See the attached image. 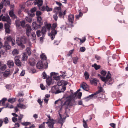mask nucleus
Masks as SVG:
<instances>
[{"mask_svg":"<svg viewBox=\"0 0 128 128\" xmlns=\"http://www.w3.org/2000/svg\"><path fill=\"white\" fill-rule=\"evenodd\" d=\"M31 36L32 41L34 42H35L36 38L35 33L34 32L32 33Z\"/></svg>","mask_w":128,"mask_h":128,"instance_id":"393cba45","label":"nucleus"},{"mask_svg":"<svg viewBox=\"0 0 128 128\" xmlns=\"http://www.w3.org/2000/svg\"><path fill=\"white\" fill-rule=\"evenodd\" d=\"M57 14L56 13H56L54 14L53 16V17L54 18L56 21L57 20L58 18V17L57 16Z\"/></svg>","mask_w":128,"mask_h":128,"instance_id":"09e8293b","label":"nucleus"},{"mask_svg":"<svg viewBox=\"0 0 128 128\" xmlns=\"http://www.w3.org/2000/svg\"><path fill=\"white\" fill-rule=\"evenodd\" d=\"M9 14L10 16L13 19H17V16L16 15L14 14V12L12 10H11L9 12Z\"/></svg>","mask_w":128,"mask_h":128,"instance_id":"6ab92c4d","label":"nucleus"},{"mask_svg":"<svg viewBox=\"0 0 128 128\" xmlns=\"http://www.w3.org/2000/svg\"><path fill=\"white\" fill-rule=\"evenodd\" d=\"M26 20L29 22H31L32 21V19L31 17L28 16H26Z\"/></svg>","mask_w":128,"mask_h":128,"instance_id":"473e14b6","label":"nucleus"},{"mask_svg":"<svg viewBox=\"0 0 128 128\" xmlns=\"http://www.w3.org/2000/svg\"><path fill=\"white\" fill-rule=\"evenodd\" d=\"M74 15L73 14H70L68 16V20L71 23H72L74 21Z\"/></svg>","mask_w":128,"mask_h":128,"instance_id":"b1692460","label":"nucleus"},{"mask_svg":"<svg viewBox=\"0 0 128 128\" xmlns=\"http://www.w3.org/2000/svg\"><path fill=\"white\" fill-rule=\"evenodd\" d=\"M2 20L3 21L6 22L7 23L6 24H11V20L8 15L3 16Z\"/></svg>","mask_w":128,"mask_h":128,"instance_id":"1a4fd4ad","label":"nucleus"},{"mask_svg":"<svg viewBox=\"0 0 128 128\" xmlns=\"http://www.w3.org/2000/svg\"><path fill=\"white\" fill-rule=\"evenodd\" d=\"M53 78L54 80H58L60 79V76H54Z\"/></svg>","mask_w":128,"mask_h":128,"instance_id":"052dcab7","label":"nucleus"},{"mask_svg":"<svg viewBox=\"0 0 128 128\" xmlns=\"http://www.w3.org/2000/svg\"><path fill=\"white\" fill-rule=\"evenodd\" d=\"M23 27H24L25 26V22L24 21H23L21 22L20 26Z\"/></svg>","mask_w":128,"mask_h":128,"instance_id":"bf43d9fd","label":"nucleus"},{"mask_svg":"<svg viewBox=\"0 0 128 128\" xmlns=\"http://www.w3.org/2000/svg\"><path fill=\"white\" fill-rule=\"evenodd\" d=\"M101 74L103 76H104L106 74V71L102 70L101 72Z\"/></svg>","mask_w":128,"mask_h":128,"instance_id":"8fccbe9b","label":"nucleus"},{"mask_svg":"<svg viewBox=\"0 0 128 128\" xmlns=\"http://www.w3.org/2000/svg\"><path fill=\"white\" fill-rule=\"evenodd\" d=\"M21 22L19 20H17L15 21V23L16 26L19 27L20 26Z\"/></svg>","mask_w":128,"mask_h":128,"instance_id":"72a5a7b5","label":"nucleus"},{"mask_svg":"<svg viewBox=\"0 0 128 128\" xmlns=\"http://www.w3.org/2000/svg\"><path fill=\"white\" fill-rule=\"evenodd\" d=\"M64 83V80H59L57 82L58 85L59 86H61L63 85Z\"/></svg>","mask_w":128,"mask_h":128,"instance_id":"7c9ffc66","label":"nucleus"},{"mask_svg":"<svg viewBox=\"0 0 128 128\" xmlns=\"http://www.w3.org/2000/svg\"><path fill=\"white\" fill-rule=\"evenodd\" d=\"M46 122H44L39 126V128H45V124Z\"/></svg>","mask_w":128,"mask_h":128,"instance_id":"603ef678","label":"nucleus"},{"mask_svg":"<svg viewBox=\"0 0 128 128\" xmlns=\"http://www.w3.org/2000/svg\"><path fill=\"white\" fill-rule=\"evenodd\" d=\"M79 12V14H78L76 16V19H78L82 15V14L81 12Z\"/></svg>","mask_w":128,"mask_h":128,"instance_id":"a18cd8bd","label":"nucleus"},{"mask_svg":"<svg viewBox=\"0 0 128 128\" xmlns=\"http://www.w3.org/2000/svg\"><path fill=\"white\" fill-rule=\"evenodd\" d=\"M57 26V24L55 23L53 24L52 26L50 36V38L52 40H53L54 38L56 35L57 34V31L55 30V28Z\"/></svg>","mask_w":128,"mask_h":128,"instance_id":"39448f33","label":"nucleus"},{"mask_svg":"<svg viewBox=\"0 0 128 128\" xmlns=\"http://www.w3.org/2000/svg\"><path fill=\"white\" fill-rule=\"evenodd\" d=\"M18 119L14 117L12 118V120L13 122H15L17 121Z\"/></svg>","mask_w":128,"mask_h":128,"instance_id":"69168bd1","label":"nucleus"},{"mask_svg":"<svg viewBox=\"0 0 128 128\" xmlns=\"http://www.w3.org/2000/svg\"><path fill=\"white\" fill-rule=\"evenodd\" d=\"M53 92L55 94L64 92L66 90L65 86H53L52 88Z\"/></svg>","mask_w":128,"mask_h":128,"instance_id":"20e7f679","label":"nucleus"},{"mask_svg":"<svg viewBox=\"0 0 128 128\" xmlns=\"http://www.w3.org/2000/svg\"><path fill=\"white\" fill-rule=\"evenodd\" d=\"M28 41V40L26 38L25 36H23L16 40V43L20 47L24 48L25 47V46L23 44L26 43Z\"/></svg>","mask_w":128,"mask_h":128,"instance_id":"7ed1b4c3","label":"nucleus"},{"mask_svg":"<svg viewBox=\"0 0 128 128\" xmlns=\"http://www.w3.org/2000/svg\"><path fill=\"white\" fill-rule=\"evenodd\" d=\"M82 38V39L81 40V39L78 38V39L80 40V42L82 43L84 42L86 40V38L85 37H84L83 38Z\"/></svg>","mask_w":128,"mask_h":128,"instance_id":"4d7b16f0","label":"nucleus"},{"mask_svg":"<svg viewBox=\"0 0 128 128\" xmlns=\"http://www.w3.org/2000/svg\"><path fill=\"white\" fill-rule=\"evenodd\" d=\"M26 34L27 36L29 37L30 34L32 30V29L30 26L28 24H26Z\"/></svg>","mask_w":128,"mask_h":128,"instance_id":"9d476101","label":"nucleus"},{"mask_svg":"<svg viewBox=\"0 0 128 128\" xmlns=\"http://www.w3.org/2000/svg\"><path fill=\"white\" fill-rule=\"evenodd\" d=\"M10 71H6L4 74V76H7L9 75L10 74Z\"/></svg>","mask_w":128,"mask_h":128,"instance_id":"37998d69","label":"nucleus"},{"mask_svg":"<svg viewBox=\"0 0 128 128\" xmlns=\"http://www.w3.org/2000/svg\"><path fill=\"white\" fill-rule=\"evenodd\" d=\"M88 120H87L85 121L84 119L83 120V126L85 128H88L87 125V121Z\"/></svg>","mask_w":128,"mask_h":128,"instance_id":"2f4dec72","label":"nucleus"},{"mask_svg":"<svg viewBox=\"0 0 128 128\" xmlns=\"http://www.w3.org/2000/svg\"><path fill=\"white\" fill-rule=\"evenodd\" d=\"M36 68L38 69H42L44 68V65L42 62H38L36 65Z\"/></svg>","mask_w":128,"mask_h":128,"instance_id":"dca6fc26","label":"nucleus"},{"mask_svg":"<svg viewBox=\"0 0 128 128\" xmlns=\"http://www.w3.org/2000/svg\"><path fill=\"white\" fill-rule=\"evenodd\" d=\"M81 87L84 90L86 91H87L89 90L88 86L85 83H83L82 85L81 86Z\"/></svg>","mask_w":128,"mask_h":128,"instance_id":"a211bd4d","label":"nucleus"},{"mask_svg":"<svg viewBox=\"0 0 128 128\" xmlns=\"http://www.w3.org/2000/svg\"><path fill=\"white\" fill-rule=\"evenodd\" d=\"M58 73H56L54 72H51L50 73V75L51 76H54V75L56 76L57 75H58Z\"/></svg>","mask_w":128,"mask_h":128,"instance_id":"0e129e2a","label":"nucleus"},{"mask_svg":"<svg viewBox=\"0 0 128 128\" xmlns=\"http://www.w3.org/2000/svg\"><path fill=\"white\" fill-rule=\"evenodd\" d=\"M52 80L50 77L48 76L46 80L47 84L49 86L52 83Z\"/></svg>","mask_w":128,"mask_h":128,"instance_id":"5701e85b","label":"nucleus"},{"mask_svg":"<svg viewBox=\"0 0 128 128\" xmlns=\"http://www.w3.org/2000/svg\"><path fill=\"white\" fill-rule=\"evenodd\" d=\"M84 76L85 79L86 80H88L89 78V75L88 72H85L84 73Z\"/></svg>","mask_w":128,"mask_h":128,"instance_id":"4c0bfd02","label":"nucleus"},{"mask_svg":"<svg viewBox=\"0 0 128 128\" xmlns=\"http://www.w3.org/2000/svg\"><path fill=\"white\" fill-rule=\"evenodd\" d=\"M12 53L13 55H14L18 54V52L17 49H15L13 51Z\"/></svg>","mask_w":128,"mask_h":128,"instance_id":"79ce46f5","label":"nucleus"},{"mask_svg":"<svg viewBox=\"0 0 128 128\" xmlns=\"http://www.w3.org/2000/svg\"><path fill=\"white\" fill-rule=\"evenodd\" d=\"M3 47L6 50H9L11 48L10 46L9 45L8 42L7 41L5 42L4 44Z\"/></svg>","mask_w":128,"mask_h":128,"instance_id":"ddd939ff","label":"nucleus"},{"mask_svg":"<svg viewBox=\"0 0 128 128\" xmlns=\"http://www.w3.org/2000/svg\"><path fill=\"white\" fill-rule=\"evenodd\" d=\"M46 124H48V126L49 128H52L53 127L54 123L52 122H46Z\"/></svg>","mask_w":128,"mask_h":128,"instance_id":"f704fd0d","label":"nucleus"},{"mask_svg":"<svg viewBox=\"0 0 128 128\" xmlns=\"http://www.w3.org/2000/svg\"><path fill=\"white\" fill-rule=\"evenodd\" d=\"M51 25L50 24H47L44 26L42 27L41 31L40 30H37L36 32L37 36L38 37H39L41 35L42 36H45L46 32V29L50 30L51 28Z\"/></svg>","mask_w":128,"mask_h":128,"instance_id":"f257e3e1","label":"nucleus"},{"mask_svg":"<svg viewBox=\"0 0 128 128\" xmlns=\"http://www.w3.org/2000/svg\"><path fill=\"white\" fill-rule=\"evenodd\" d=\"M98 81L96 78L92 79L90 80V82L92 84H94L95 86H96L97 85V82Z\"/></svg>","mask_w":128,"mask_h":128,"instance_id":"4be33fe9","label":"nucleus"},{"mask_svg":"<svg viewBox=\"0 0 128 128\" xmlns=\"http://www.w3.org/2000/svg\"><path fill=\"white\" fill-rule=\"evenodd\" d=\"M26 53L24 52L23 54L22 59L23 60L25 61L27 60L28 56H27Z\"/></svg>","mask_w":128,"mask_h":128,"instance_id":"cd10ccee","label":"nucleus"},{"mask_svg":"<svg viewBox=\"0 0 128 128\" xmlns=\"http://www.w3.org/2000/svg\"><path fill=\"white\" fill-rule=\"evenodd\" d=\"M8 101L9 102L11 103H12L15 102V99L14 98H10L8 100Z\"/></svg>","mask_w":128,"mask_h":128,"instance_id":"ea45409f","label":"nucleus"},{"mask_svg":"<svg viewBox=\"0 0 128 128\" xmlns=\"http://www.w3.org/2000/svg\"><path fill=\"white\" fill-rule=\"evenodd\" d=\"M6 68V66L5 64H2L0 65V70H5Z\"/></svg>","mask_w":128,"mask_h":128,"instance_id":"bb28decb","label":"nucleus"},{"mask_svg":"<svg viewBox=\"0 0 128 128\" xmlns=\"http://www.w3.org/2000/svg\"><path fill=\"white\" fill-rule=\"evenodd\" d=\"M42 78L43 79L46 78L47 77V75L45 72H43L42 75Z\"/></svg>","mask_w":128,"mask_h":128,"instance_id":"5fc2aeb1","label":"nucleus"},{"mask_svg":"<svg viewBox=\"0 0 128 128\" xmlns=\"http://www.w3.org/2000/svg\"><path fill=\"white\" fill-rule=\"evenodd\" d=\"M23 115L22 114H20V116H18V118L17 119L18 120L21 121L22 119L23 118Z\"/></svg>","mask_w":128,"mask_h":128,"instance_id":"864d4df0","label":"nucleus"},{"mask_svg":"<svg viewBox=\"0 0 128 128\" xmlns=\"http://www.w3.org/2000/svg\"><path fill=\"white\" fill-rule=\"evenodd\" d=\"M3 4H4V5L5 6H9L10 5V2L9 0L7 1H4Z\"/></svg>","mask_w":128,"mask_h":128,"instance_id":"e433bc0d","label":"nucleus"},{"mask_svg":"<svg viewBox=\"0 0 128 128\" xmlns=\"http://www.w3.org/2000/svg\"><path fill=\"white\" fill-rule=\"evenodd\" d=\"M21 124L23 126H26L30 124L31 123L30 122H22Z\"/></svg>","mask_w":128,"mask_h":128,"instance_id":"a19ab883","label":"nucleus"},{"mask_svg":"<svg viewBox=\"0 0 128 128\" xmlns=\"http://www.w3.org/2000/svg\"><path fill=\"white\" fill-rule=\"evenodd\" d=\"M6 39L9 42L11 41L13 39L10 36H8L6 37Z\"/></svg>","mask_w":128,"mask_h":128,"instance_id":"13d9d810","label":"nucleus"},{"mask_svg":"<svg viewBox=\"0 0 128 128\" xmlns=\"http://www.w3.org/2000/svg\"><path fill=\"white\" fill-rule=\"evenodd\" d=\"M47 96H48V95L46 94L45 95L46 97L44 98V101L46 103H47L48 102V98L49 97V96H47Z\"/></svg>","mask_w":128,"mask_h":128,"instance_id":"49530a36","label":"nucleus"},{"mask_svg":"<svg viewBox=\"0 0 128 128\" xmlns=\"http://www.w3.org/2000/svg\"><path fill=\"white\" fill-rule=\"evenodd\" d=\"M4 121L5 124H7L8 122V118L6 117L4 119Z\"/></svg>","mask_w":128,"mask_h":128,"instance_id":"3c124183","label":"nucleus"},{"mask_svg":"<svg viewBox=\"0 0 128 128\" xmlns=\"http://www.w3.org/2000/svg\"><path fill=\"white\" fill-rule=\"evenodd\" d=\"M60 43L59 41L57 40H55L54 41V42L53 44L55 46L56 45H58Z\"/></svg>","mask_w":128,"mask_h":128,"instance_id":"6e6d98bb","label":"nucleus"},{"mask_svg":"<svg viewBox=\"0 0 128 128\" xmlns=\"http://www.w3.org/2000/svg\"><path fill=\"white\" fill-rule=\"evenodd\" d=\"M98 76L102 81L105 82V83L108 85H111L112 84V82H110L112 81V78L111 77V74L109 71L108 72L105 78L100 74H98Z\"/></svg>","mask_w":128,"mask_h":128,"instance_id":"f03ea898","label":"nucleus"},{"mask_svg":"<svg viewBox=\"0 0 128 128\" xmlns=\"http://www.w3.org/2000/svg\"><path fill=\"white\" fill-rule=\"evenodd\" d=\"M37 22L39 24H38L36 22H33L32 24V26L34 30H36L40 28L43 23L42 21H40L39 22L37 21Z\"/></svg>","mask_w":128,"mask_h":128,"instance_id":"423d86ee","label":"nucleus"},{"mask_svg":"<svg viewBox=\"0 0 128 128\" xmlns=\"http://www.w3.org/2000/svg\"><path fill=\"white\" fill-rule=\"evenodd\" d=\"M7 64L9 68H11L14 66V63L13 61L11 60H8L7 62Z\"/></svg>","mask_w":128,"mask_h":128,"instance_id":"aec40b11","label":"nucleus"},{"mask_svg":"<svg viewBox=\"0 0 128 128\" xmlns=\"http://www.w3.org/2000/svg\"><path fill=\"white\" fill-rule=\"evenodd\" d=\"M17 106L18 107L22 109H25L27 107V106L26 105L22 104L20 103L18 104Z\"/></svg>","mask_w":128,"mask_h":128,"instance_id":"a878e982","label":"nucleus"},{"mask_svg":"<svg viewBox=\"0 0 128 128\" xmlns=\"http://www.w3.org/2000/svg\"><path fill=\"white\" fill-rule=\"evenodd\" d=\"M29 63L31 66H33L34 65L35 62V60L34 58H30L29 60Z\"/></svg>","mask_w":128,"mask_h":128,"instance_id":"412c9836","label":"nucleus"},{"mask_svg":"<svg viewBox=\"0 0 128 128\" xmlns=\"http://www.w3.org/2000/svg\"><path fill=\"white\" fill-rule=\"evenodd\" d=\"M60 118L58 120V122L61 124H62L64 122V120H65V118L63 119L62 118L61 114H60Z\"/></svg>","mask_w":128,"mask_h":128,"instance_id":"c85d7f7f","label":"nucleus"},{"mask_svg":"<svg viewBox=\"0 0 128 128\" xmlns=\"http://www.w3.org/2000/svg\"><path fill=\"white\" fill-rule=\"evenodd\" d=\"M54 10L55 12H56L57 14H58V16L60 18H62L63 15V17L64 15L66 14V10L64 11L63 14L61 12V7L60 6L58 7H56L54 8Z\"/></svg>","mask_w":128,"mask_h":128,"instance_id":"0eeeda50","label":"nucleus"},{"mask_svg":"<svg viewBox=\"0 0 128 128\" xmlns=\"http://www.w3.org/2000/svg\"><path fill=\"white\" fill-rule=\"evenodd\" d=\"M42 14V12L40 11H37L36 12V16L37 21L40 22L42 21V18L40 15Z\"/></svg>","mask_w":128,"mask_h":128,"instance_id":"9b49d317","label":"nucleus"},{"mask_svg":"<svg viewBox=\"0 0 128 128\" xmlns=\"http://www.w3.org/2000/svg\"><path fill=\"white\" fill-rule=\"evenodd\" d=\"M28 14L30 16L32 17H33L34 15V13L33 12H31V13L28 12Z\"/></svg>","mask_w":128,"mask_h":128,"instance_id":"774afa93","label":"nucleus"},{"mask_svg":"<svg viewBox=\"0 0 128 128\" xmlns=\"http://www.w3.org/2000/svg\"><path fill=\"white\" fill-rule=\"evenodd\" d=\"M102 88L101 87L100 88L99 90L98 91L95 93L94 94H92L88 96L87 97L84 98H83V99H86L88 98V100H89L90 99L92 98L94 95H96L97 94H98L100 92H102Z\"/></svg>","mask_w":128,"mask_h":128,"instance_id":"6e6552de","label":"nucleus"},{"mask_svg":"<svg viewBox=\"0 0 128 128\" xmlns=\"http://www.w3.org/2000/svg\"><path fill=\"white\" fill-rule=\"evenodd\" d=\"M41 10L42 11H44L45 10H46L47 12L50 11L52 10V9L51 8H49L48 7L46 6H43L42 7Z\"/></svg>","mask_w":128,"mask_h":128,"instance_id":"f3484780","label":"nucleus"},{"mask_svg":"<svg viewBox=\"0 0 128 128\" xmlns=\"http://www.w3.org/2000/svg\"><path fill=\"white\" fill-rule=\"evenodd\" d=\"M78 60V58L77 57H76L74 58H73V63L75 64L77 63Z\"/></svg>","mask_w":128,"mask_h":128,"instance_id":"de8ad7c7","label":"nucleus"},{"mask_svg":"<svg viewBox=\"0 0 128 128\" xmlns=\"http://www.w3.org/2000/svg\"><path fill=\"white\" fill-rule=\"evenodd\" d=\"M43 3V1L42 0H35V2H34V4L36 5H38V7L41 6Z\"/></svg>","mask_w":128,"mask_h":128,"instance_id":"4468645a","label":"nucleus"},{"mask_svg":"<svg viewBox=\"0 0 128 128\" xmlns=\"http://www.w3.org/2000/svg\"><path fill=\"white\" fill-rule=\"evenodd\" d=\"M40 87L42 90H45V87L42 84H40Z\"/></svg>","mask_w":128,"mask_h":128,"instance_id":"338daca9","label":"nucleus"},{"mask_svg":"<svg viewBox=\"0 0 128 128\" xmlns=\"http://www.w3.org/2000/svg\"><path fill=\"white\" fill-rule=\"evenodd\" d=\"M40 57L41 59L43 60H45L46 59V56L44 54H42L41 55Z\"/></svg>","mask_w":128,"mask_h":128,"instance_id":"58836bf2","label":"nucleus"},{"mask_svg":"<svg viewBox=\"0 0 128 128\" xmlns=\"http://www.w3.org/2000/svg\"><path fill=\"white\" fill-rule=\"evenodd\" d=\"M10 24H4V29L6 33H9L10 32Z\"/></svg>","mask_w":128,"mask_h":128,"instance_id":"2eb2a0df","label":"nucleus"},{"mask_svg":"<svg viewBox=\"0 0 128 128\" xmlns=\"http://www.w3.org/2000/svg\"><path fill=\"white\" fill-rule=\"evenodd\" d=\"M74 50V49L70 51L68 54H67V56H70L71 54H72L73 52V51Z\"/></svg>","mask_w":128,"mask_h":128,"instance_id":"680f3d73","label":"nucleus"},{"mask_svg":"<svg viewBox=\"0 0 128 128\" xmlns=\"http://www.w3.org/2000/svg\"><path fill=\"white\" fill-rule=\"evenodd\" d=\"M7 98H3L2 99V100H1L2 102V106H4L5 105V102L7 100Z\"/></svg>","mask_w":128,"mask_h":128,"instance_id":"c9c22d12","label":"nucleus"},{"mask_svg":"<svg viewBox=\"0 0 128 128\" xmlns=\"http://www.w3.org/2000/svg\"><path fill=\"white\" fill-rule=\"evenodd\" d=\"M15 63L18 66H21V63L19 59V58L18 56H16L14 58Z\"/></svg>","mask_w":128,"mask_h":128,"instance_id":"f8f14e48","label":"nucleus"},{"mask_svg":"<svg viewBox=\"0 0 128 128\" xmlns=\"http://www.w3.org/2000/svg\"><path fill=\"white\" fill-rule=\"evenodd\" d=\"M80 50L82 52H84L85 50V48L84 47H81L80 48Z\"/></svg>","mask_w":128,"mask_h":128,"instance_id":"e2e57ef3","label":"nucleus"},{"mask_svg":"<svg viewBox=\"0 0 128 128\" xmlns=\"http://www.w3.org/2000/svg\"><path fill=\"white\" fill-rule=\"evenodd\" d=\"M92 66L94 67L96 70L100 68V65H98L96 64H92Z\"/></svg>","mask_w":128,"mask_h":128,"instance_id":"c756f323","label":"nucleus"},{"mask_svg":"<svg viewBox=\"0 0 128 128\" xmlns=\"http://www.w3.org/2000/svg\"><path fill=\"white\" fill-rule=\"evenodd\" d=\"M26 50L27 53V54H28V55H30V54L31 53L30 51V48L29 47L27 48L26 49Z\"/></svg>","mask_w":128,"mask_h":128,"instance_id":"c03bdc74","label":"nucleus"}]
</instances>
